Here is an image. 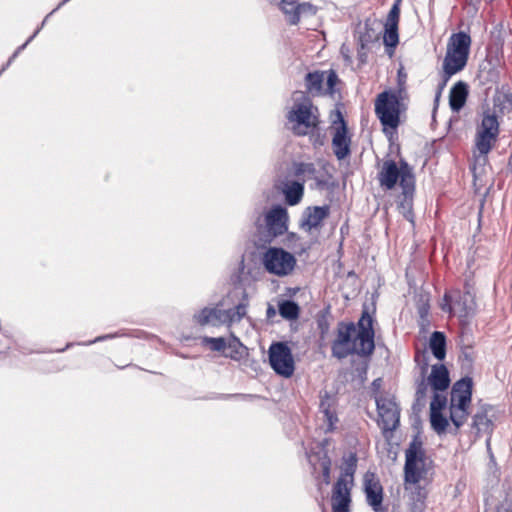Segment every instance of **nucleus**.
Segmentation results:
<instances>
[{
	"label": "nucleus",
	"mask_w": 512,
	"mask_h": 512,
	"mask_svg": "<svg viewBox=\"0 0 512 512\" xmlns=\"http://www.w3.org/2000/svg\"><path fill=\"white\" fill-rule=\"evenodd\" d=\"M358 331L354 323L339 322L337 336L331 345L332 356L342 360L352 354L370 356L374 349L373 318L365 309L358 321Z\"/></svg>",
	"instance_id": "obj_1"
},
{
	"label": "nucleus",
	"mask_w": 512,
	"mask_h": 512,
	"mask_svg": "<svg viewBox=\"0 0 512 512\" xmlns=\"http://www.w3.org/2000/svg\"><path fill=\"white\" fill-rule=\"evenodd\" d=\"M289 229L288 210L282 205H273L265 214L263 222H256L254 243L257 248H266L276 242Z\"/></svg>",
	"instance_id": "obj_2"
},
{
	"label": "nucleus",
	"mask_w": 512,
	"mask_h": 512,
	"mask_svg": "<svg viewBox=\"0 0 512 512\" xmlns=\"http://www.w3.org/2000/svg\"><path fill=\"white\" fill-rule=\"evenodd\" d=\"M434 462L426 454L423 442L415 435L405 450L404 481L407 484H418L433 474Z\"/></svg>",
	"instance_id": "obj_3"
},
{
	"label": "nucleus",
	"mask_w": 512,
	"mask_h": 512,
	"mask_svg": "<svg viewBox=\"0 0 512 512\" xmlns=\"http://www.w3.org/2000/svg\"><path fill=\"white\" fill-rule=\"evenodd\" d=\"M470 45L471 37L467 33L461 31L451 35L443 60V83L441 88L446 85L453 75L465 68L469 57Z\"/></svg>",
	"instance_id": "obj_4"
},
{
	"label": "nucleus",
	"mask_w": 512,
	"mask_h": 512,
	"mask_svg": "<svg viewBox=\"0 0 512 512\" xmlns=\"http://www.w3.org/2000/svg\"><path fill=\"white\" fill-rule=\"evenodd\" d=\"M313 103L303 92L294 94V104L288 111L286 118L292 124L291 130L297 136H305L310 130L316 129L318 117L313 114Z\"/></svg>",
	"instance_id": "obj_5"
},
{
	"label": "nucleus",
	"mask_w": 512,
	"mask_h": 512,
	"mask_svg": "<svg viewBox=\"0 0 512 512\" xmlns=\"http://www.w3.org/2000/svg\"><path fill=\"white\" fill-rule=\"evenodd\" d=\"M262 264L268 273L285 277L292 274L297 265V259L285 248L269 245L262 255Z\"/></svg>",
	"instance_id": "obj_6"
},
{
	"label": "nucleus",
	"mask_w": 512,
	"mask_h": 512,
	"mask_svg": "<svg viewBox=\"0 0 512 512\" xmlns=\"http://www.w3.org/2000/svg\"><path fill=\"white\" fill-rule=\"evenodd\" d=\"M247 314V303L240 302L233 308L221 309L219 307L204 308L195 315L197 323L204 326L232 325L240 322Z\"/></svg>",
	"instance_id": "obj_7"
},
{
	"label": "nucleus",
	"mask_w": 512,
	"mask_h": 512,
	"mask_svg": "<svg viewBox=\"0 0 512 512\" xmlns=\"http://www.w3.org/2000/svg\"><path fill=\"white\" fill-rule=\"evenodd\" d=\"M404 177L412 183H415L413 168L403 159L399 161V166L394 160L384 161L382 168L378 173L379 183L381 187L386 190L394 189L398 182L402 188Z\"/></svg>",
	"instance_id": "obj_8"
},
{
	"label": "nucleus",
	"mask_w": 512,
	"mask_h": 512,
	"mask_svg": "<svg viewBox=\"0 0 512 512\" xmlns=\"http://www.w3.org/2000/svg\"><path fill=\"white\" fill-rule=\"evenodd\" d=\"M400 100L396 93L384 91L375 101V113L384 127L396 129L400 123Z\"/></svg>",
	"instance_id": "obj_9"
},
{
	"label": "nucleus",
	"mask_w": 512,
	"mask_h": 512,
	"mask_svg": "<svg viewBox=\"0 0 512 512\" xmlns=\"http://www.w3.org/2000/svg\"><path fill=\"white\" fill-rule=\"evenodd\" d=\"M269 364L277 375L289 378L295 370L292 351L286 342H273L268 350Z\"/></svg>",
	"instance_id": "obj_10"
},
{
	"label": "nucleus",
	"mask_w": 512,
	"mask_h": 512,
	"mask_svg": "<svg viewBox=\"0 0 512 512\" xmlns=\"http://www.w3.org/2000/svg\"><path fill=\"white\" fill-rule=\"evenodd\" d=\"M499 134V122L494 114H485L477 131L475 146L480 155L486 156Z\"/></svg>",
	"instance_id": "obj_11"
},
{
	"label": "nucleus",
	"mask_w": 512,
	"mask_h": 512,
	"mask_svg": "<svg viewBox=\"0 0 512 512\" xmlns=\"http://www.w3.org/2000/svg\"><path fill=\"white\" fill-rule=\"evenodd\" d=\"M378 424L383 433L394 431L400 420V409L393 398L379 396L376 398Z\"/></svg>",
	"instance_id": "obj_12"
},
{
	"label": "nucleus",
	"mask_w": 512,
	"mask_h": 512,
	"mask_svg": "<svg viewBox=\"0 0 512 512\" xmlns=\"http://www.w3.org/2000/svg\"><path fill=\"white\" fill-rule=\"evenodd\" d=\"M333 126V152L338 160H343L351 153V138L348 135L347 124L340 111L336 112V119L333 121Z\"/></svg>",
	"instance_id": "obj_13"
},
{
	"label": "nucleus",
	"mask_w": 512,
	"mask_h": 512,
	"mask_svg": "<svg viewBox=\"0 0 512 512\" xmlns=\"http://www.w3.org/2000/svg\"><path fill=\"white\" fill-rule=\"evenodd\" d=\"M442 311L449 314H468L472 310V295L470 290H447L440 304Z\"/></svg>",
	"instance_id": "obj_14"
},
{
	"label": "nucleus",
	"mask_w": 512,
	"mask_h": 512,
	"mask_svg": "<svg viewBox=\"0 0 512 512\" xmlns=\"http://www.w3.org/2000/svg\"><path fill=\"white\" fill-rule=\"evenodd\" d=\"M363 487L367 504L374 512H388L383 506V487L376 474L367 471L363 477Z\"/></svg>",
	"instance_id": "obj_15"
},
{
	"label": "nucleus",
	"mask_w": 512,
	"mask_h": 512,
	"mask_svg": "<svg viewBox=\"0 0 512 512\" xmlns=\"http://www.w3.org/2000/svg\"><path fill=\"white\" fill-rule=\"evenodd\" d=\"M348 479L340 476L333 486L332 491V511L333 512H349L351 503V488Z\"/></svg>",
	"instance_id": "obj_16"
},
{
	"label": "nucleus",
	"mask_w": 512,
	"mask_h": 512,
	"mask_svg": "<svg viewBox=\"0 0 512 512\" xmlns=\"http://www.w3.org/2000/svg\"><path fill=\"white\" fill-rule=\"evenodd\" d=\"M473 381L471 377H463L456 381L450 393V405L469 407L472 398Z\"/></svg>",
	"instance_id": "obj_17"
},
{
	"label": "nucleus",
	"mask_w": 512,
	"mask_h": 512,
	"mask_svg": "<svg viewBox=\"0 0 512 512\" xmlns=\"http://www.w3.org/2000/svg\"><path fill=\"white\" fill-rule=\"evenodd\" d=\"M329 214V205L309 206L303 212L300 227L307 232H310L312 229H317Z\"/></svg>",
	"instance_id": "obj_18"
},
{
	"label": "nucleus",
	"mask_w": 512,
	"mask_h": 512,
	"mask_svg": "<svg viewBox=\"0 0 512 512\" xmlns=\"http://www.w3.org/2000/svg\"><path fill=\"white\" fill-rule=\"evenodd\" d=\"M402 193L397 199V208L399 212L410 222H413V196L415 192V183L407 180L406 177L403 179Z\"/></svg>",
	"instance_id": "obj_19"
},
{
	"label": "nucleus",
	"mask_w": 512,
	"mask_h": 512,
	"mask_svg": "<svg viewBox=\"0 0 512 512\" xmlns=\"http://www.w3.org/2000/svg\"><path fill=\"white\" fill-rule=\"evenodd\" d=\"M275 188L282 192L285 202L290 206L297 205L304 195V184L298 181H281L275 184Z\"/></svg>",
	"instance_id": "obj_20"
},
{
	"label": "nucleus",
	"mask_w": 512,
	"mask_h": 512,
	"mask_svg": "<svg viewBox=\"0 0 512 512\" xmlns=\"http://www.w3.org/2000/svg\"><path fill=\"white\" fill-rule=\"evenodd\" d=\"M428 382L435 392H443L450 385L449 371L444 364H435L431 368Z\"/></svg>",
	"instance_id": "obj_21"
},
{
	"label": "nucleus",
	"mask_w": 512,
	"mask_h": 512,
	"mask_svg": "<svg viewBox=\"0 0 512 512\" xmlns=\"http://www.w3.org/2000/svg\"><path fill=\"white\" fill-rule=\"evenodd\" d=\"M276 242L282 244L283 248L291 250L295 256H301L306 253L309 249V246L306 242L302 241L300 235L295 232H290L287 230L282 237H280Z\"/></svg>",
	"instance_id": "obj_22"
},
{
	"label": "nucleus",
	"mask_w": 512,
	"mask_h": 512,
	"mask_svg": "<svg viewBox=\"0 0 512 512\" xmlns=\"http://www.w3.org/2000/svg\"><path fill=\"white\" fill-rule=\"evenodd\" d=\"M468 96V85L458 81L450 90L449 105L452 111L459 112L466 103Z\"/></svg>",
	"instance_id": "obj_23"
},
{
	"label": "nucleus",
	"mask_w": 512,
	"mask_h": 512,
	"mask_svg": "<svg viewBox=\"0 0 512 512\" xmlns=\"http://www.w3.org/2000/svg\"><path fill=\"white\" fill-rule=\"evenodd\" d=\"M429 346L436 359L443 360L446 357V336L443 332H433L430 337Z\"/></svg>",
	"instance_id": "obj_24"
},
{
	"label": "nucleus",
	"mask_w": 512,
	"mask_h": 512,
	"mask_svg": "<svg viewBox=\"0 0 512 512\" xmlns=\"http://www.w3.org/2000/svg\"><path fill=\"white\" fill-rule=\"evenodd\" d=\"M324 72H309L305 77V86L307 92L313 95H319L323 90Z\"/></svg>",
	"instance_id": "obj_25"
},
{
	"label": "nucleus",
	"mask_w": 512,
	"mask_h": 512,
	"mask_svg": "<svg viewBox=\"0 0 512 512\" xmlns=\"http://www.w3.org/2000/svg\"><path fill=\"white\" fill-rule=\"evenodd\" d=\"M417 312L419 315V324L421 327L428 326L430 324L429 321V312H430V295L429 293H421L419 295V299L417 301Z\"/></svg>",
	"instance_id": "obj_26"
},
{
	"label": "nucleus",
	"mask_w": 512,
	"mask_h": 512,
	"mask_svg": "<svg viewBox=\"0 0 512 512\" xmlns=\"http://www.w3.org/2000/svg\"><path fill=\"white\" fill-rule=\"evenodd\" d=\"M278 311L282 318L286 320H295L299 317L300 308L292 300H282L278 303Z\"/></svg>",
	"instance_id": "obj_27"
},
{
	"label": "nucleus",
	"mask_w": 512,
	"mask_h": 512,
	"mask_svg": "<svg viewBox=\"0 0 512 512\" xmlns=\"http://www.w3.org/2000/svg\"><path fill=\"white\" fill-rule=\"evenodd\" d=\"M280 8L289 24L296 25L299 23L298 3L293 0H282Z\"/></svg>",
	"instance_id": "obj_28"
},
{
	"label": "nucleus",
	"mask_w": 512,
	"mask_h": 512,
	"mask_svg": "<svg viewBox=\"0 0 512 512\" xmlns=\"http://www.w3.org/2000/svg\"><path fill=\"white\" fill-rule=\"evenodd\" d=\"M493 423L487 415V410L482 409L473 416L472 426L477 430V433H487L491 430Z\"/></svg>",
	"instance_id": "obj_29"
},
{
	"label": "nucleus",
	"mask_w": 512,
	"mask_h": 512,
	"mask_svg": "<svg viewBox=\"0 0 512 512\" xmlns=\"http://www.w3.org/2000/svg\"><path fill=\"white\" fill-rule=\"evenodd\" d=\"M226 348H228L229 353L226 354V357H230L233 360H239L244 356L246 347L241 343L240 339L235 335H232L229 341L227 342Z\"/></svg>",
	"instance_id": "obj_30"
},
{
	"label": "nucleus",
	"mask_w": 512,
	"mask_h": 512,
	"mask_svg": "<svg viewBox=\"0 0 512 512\" xmlns=\"http://www.w3.org/2000/svg\"><path fill=\"white\" fill-rule=\"evenodd\" d=\"M426 372V366L422 368V376L419 381H417V387H416V393H415V406H424L426 397H427V391H428V379L426 380L424 377V374Z\"/></svg>",
	"instance_id": "obj_31"
},
{
	"label": "nucleus",
	"mask_w": 512,
	"mask_h": 512,
	"mask_svg": "<svg viewBox=\"0 0 512 512\" xmlns=\"http://www.w3.org/2000/svg\"><path fill=\"white\" fill-rule=\"evenodd\" d=\"M468 408L469 407L460 408L459 406L454 405L449 406L450 420L452 421L456 429H459L467 421L469 415Z\"/></svg>",
	"instance_id": "obj_32"
},
{
	"label": "nucleus",
	"mask_w": 512,
	"mask_h": 512,
	"mask_svg": "<svg viewBox=\"0 0 512 512\" xmlns=\"http://www.w3.org/2000/svg\"><path fill=\"white\" fill-rule=\"evenodd\" d=\"M383 41L386 47L395 48L399 43L398 25L385 23Z\"/></svg>",
	"instance_id": "obj_33"
},
{
	"label": "nucleus",
	"mask_w": 512,
	"mask_h": 512,
	"mask_svg": "<svg viewBox=\"0 0 512 512\" xmlns=\"http://www.w3.org/2000/svg\"><path fill=\"white\" fill-rule=\"evenodd\" d=\"M294 174L297 177L307 176L309 179H313L318 174V171L314 163L299 162L294 164Z\"/></svg>",
	"instance_id": "obj_34"
},
{
	"label": "nucleus",
	"mask_w": 512,
	"mask_h": 512,
	"mask_svg": "<svg viewBox=\"0 0 512 512\" xmlns=\"http://www.w3.org/2000/svg\"><path fill=\"white\" fill-rule=\"evenodd\" d=\"M330 312L329 308L321 311L317 315L316 323L319 330L320 337L324 339L330 330Z\"/></svg>",
	"instance_id": "obj_35"
},
{
	"label": "nucleus",
	"mask_w": 512,
	"mask_h": 512,
	"mask_svg": "<svg viewBox=\"0 0 512 512\" xmlns=\"http://www.w3.org/2000/svg\"><path fill=\"white\" fill-rule=\"evenodd\" d=\"M430 423L433 430L439 435L444 433L449 425L448 419L442 412L430 413Z\"/></svg>",
	"instance_id": "obj_36"
},
{
	"label": "nucleus",
	"mask_w": 512,
	"mask_h": 512,
	"mask_svg": "<svg viewBox=\"0 0 512 512\" xmlns=\"http://www.w3.org/2000/svg\"><path fill=\"white\" fill-rule=\"evenodd\" d=\"M357 456L355 453H351L346 459H345V467L341 473L340 476L345 477L348 479L350 484H353V477L356 472L357 468Z\"/></svg>",
	"instance_id": "obj_37"
},
{
	"label": "nucleus",
	"mask_w": 512,
	"mask_h": 512,
	"mask_svg": "<svg viewBox=\"0 0 512 512\" xmlns=\"http://www.w3.org/2000/svg\"><path fill=\"white\" fill-rule=\"evenodd\" d=\"M202 343L209 345L212 351L221 352L226 348L227 341L223 337H204Z\"/></svg>",
	"instance_id": "obj_38"
},
{
	"label": "nucleus",
	"mask_w": 512,
	"mask_h": 512,
	"mask_svg": "<svg viewBox=\"0 0 512 512\" xmlns=\"http://www.w3.org/2000/svg\"><path fill=\"white\" fill-rule=\"evenodd\" d=\"M333 178L332 174L327 173V177L321 175H315L313 180L315 181V188L318 190H329L335 187V183L330 180Z\"/></svg>",
	"instance_id": "obj_39"
},
{
	"label": "nucleus",
	"mask_w": 512,
	"mask_h": 512,
	"mask_svg": "<svg viewBox=\"0 0 512 512\" xmlns=\"http://www.w3.org/2000/svg\"><path fill=\"white\" fill-rule=\"evenodd\" d=\"M447 405V398L444 395L435 392L430 403V413L442 412Z\"/></svg>",
	"instance_id": "obj_40"
},
{
	"label": "nucleus",
	"mask_w": 512,
	"mask_h": 512,
	"mask_svg": "<svg viewBox=\"0 0 512 512\" xmlns=\"http://www.w3.org/2000/svg\"><path fill=\"white\" fill-rule=\"evenodd\" d=\"M231 281L233 285L239 288H245L250 285L249 277L244 271V267L239 268L236 274H233L231 277Z\"/></svg>",
	"instance_id": "obj_41"
},
{
	"label": "nucleus",
	"mask_w": 512,
	"mask_h": 512,
	"mask_svg": "<svg viewBox=\"0 0 512 512\" xmlns=\"http://www.w3.org/2000/svg\"><path fill=\"white\" fill-rule=\"evenodd\" d=\"M324 416V420L327 423V430L332 431L335 428V424L338 422V417L335 409L325 410L321 412Z\"/></svg>",
	"instance_id": "obj_42"
},
{
	"label": "nucleus",
	"mask_w": 512,
	"mask_h": 512,
	"mask_svg": "<svg viewBox=\"0 0 512 512\" xmlns=\"http://www.w3.org/2000/svg\"><path fill=\"white\" fill-rule=\"evenodd\" d=\"M399 2L400 0H397L391 7L386 22L389 24H397L399 23V17H400V8H399Z\"/></svg>",
	"instance_id": "obj_43"
},
{
	"label": "nucleus",
	"mask_w": 512,
	"mask_h": 512,
	"mask_svg": "<svg viewBox=\"0 0 512 512\" xmlns=\"http://www.w3.org/2000/svg\"><path fill=\"white\" fill-rule=\"evenodd\" d=\"M298 13H299V19H300L301 16L315 15L316 9L312 4L304 2V3L298 4Z\"/></svg>",
	"instance_id": "obj_44"
},
{
	"label": "nucleus",
	"mask_w": 512,
	"mask_h": 512,
	"mask_svg": "<svg viewBox=\"0 0 512 512\" xmlns=\"http://www.w3.org/2000/svg\"><path fill=\"white\" fill-rule=\"evenodd\" d=\"M338 81V76L335 71L330 70L328 72L327 78H326V84H327V92L329 94H332L334 92V87Z\"/></svg>",
	"instance_id": "obj_45"
},
{
	"label": "nucleus",
	"mask_w": 512,
	"mask_h": 512,
	"mask_svg": "<svg viewBox=\"0 0 512 512\" xmlns=\"http://www.w3.org/2000/svg\"><path fill=\"white\" fill-rule=\"evenodd\" d=\"M332 408H334V400L328 394H325V396L322 397L320 400L319 410L320 412H323L325 410H330Z\"/></svg>",
	"instance_id": "obj_46"
},
{
	"label": "nucleus",
	"mask_w": 512,
	"mask_h": 512,
	"mask_svg": "<svg viewBox=\"0 0 512 512\" xmlns=\"http://www.w3.org/2000/svg\"><path fill=\"white\" fill-rule=\"evenodd\" d=\"M366 32L361 34L359 37V43L362 49H364L369 43L373 41V36L368 31V23H365Z\"/></svg>",
	"instance_id": "obj_47"
},
{
	"label": "nucleus",
	"mask_w": 512,
	"mask_h": 512,
	"mask_svg": "<svg viewBox=\"0 0 512 512\" xmlns=\"http://www.w3.org/2000/svg\"><path fill=\"white\" fill-rule=\"evenodd\" d=\"M46 21H47V17H45V18H44V20L42 21V23H41L40 27H38V28L35 30V32L33 33V35H31L23 45L19 46V47L16 49V51H15V52H17V56H18V55H19V53H20L22 50H24V49L26 48V46H27V45H28V44H29V43H30V42H31V41H32V40L37 36V34L40 32V30L44 27V25H45Z\"/></svg>",
	"instance_id": "obj_48"
},
{
	"label": "nucleus",
	"mask_w": 512,
	"mask_h": 512,
	"mask_svg": "<svg viewBox=\"0 0 512 512\" xmlns=\"http://www.w3.org/2000/svg\"><path fill=\"white\" fill-rule=\"evenodd\" d=\"M322 476L323 482L326 485L330 484V460L322 462Z\"/></svg>",
	"instance_id": "obj_49"
},
{
	"label": "nucleus",
	"mask_w": 512,
	"mask_h": 512,
	"mask_svg": "<svg viewBox=\"0 0 512 512\" xmlns=\"http://www.w3.org/2000/svg\"><path fill=\"white\" fill-rule=\"evenodd\" d=\"M118 334L117 333H114V334H106V335H102V336H98L96 337L94 340H90L86 343H84L85 345H91L93 343H96V342H100V341H104V340H107V339H112V338H115L117 337Z\"/></svg>",
	"instance_id": "obj_50"
},
{
	"label": "nucleus",
	"mask_w": 512,
	"mask_h": 512,
	"mask_svg": "<svg viewBox=\"0 0 512 512\" xmlns=\"http://www.w3.org/2000/svg\"><path fill=\"white\" fill-rule=\"evenodd\" d=\"M276 315V310L275 308L272 306V305H268L267 307V311H266V316L268 319H271L273 318L274 316Z\"/></svg>",
	"instance_id": "obj_51"
},
{
	"label": "nucleus",
	"mask_w": 512,
	"mask_h": 512,
	"mask_svg": "<svg viewBox=\"0 0 512 512\" xmlns=\"http://www.w3.org/2000/svg\"><path fill=\"white\" fill-rule=\"evenodd\" d=\"M464 361H466L469 365L473 362V357L468 351H464L462 356Z\"/></svg>",
	"instance_id": "obj_52"
},
{
	"label": "nucleus",
	"mask_w": 512,
	"mask_h": 512,
	"mask_svg": "<svg viewBox=\"0 0 512 512\" xmlns=\"http://www.w3.org/2000/svg\"><path fill=\"white\" fill-rule=\"evenodd\" d=\"M313 143H314V145H323V140H322V138H321L320 134H318V135L314 138Z\"/></svg>",
	"instance_id": "obj_53"
},
{
	"label": "nucleus",
	"mask_w": 512,
	"mask_h": 512,
	"mask_svg": "<svg viewBox=\"0 0 512 512\" xmlns=\"http://www.w3.org/2000/svg\"><path fill=\"white\" fill-rule=\"evenodd\" d=\"M17 57V52H14L12 56L7 61V65H11V63L14 61V59Z\"/></svg>",
	"instance_id": "obj_54"
},
{
	"label": "nucleus",
	"mask_w": 512,
	"mask_h": 512,
	"mask_svg": "<svg viewBox=\"0 0 512 512\" xmlns=\"http://www.w3.org/2000/svg\"><path fill=\"white\" fill-rule=\"evenodd\" d=\"M507 169L512 173V153L508 162Z\"/></svg>",
	"instance_id": "obj_55"
},
{
	"label": "nucleus",
	"mask_w": 512,
	"mask_h": 512,
	"mask_svg": "<svg viewBox=\"0 0 512 512\" xmlns=\"http://www.w3.org/2000/svg\"><path fill=\"white\" fill-rule=\"evenodd\" d=\"M9 66L10 65H7V63L5 65H3V67L0 70V74H2Z\"/></svg>",
	"instance_id": "obj_56"
},
{
	"label": "nucleus",
	"mask_w": 512,
	"mask_h": 512,
	"mask_svg": "<svg viewBox=\"0 0 512 512\" xmlns=\"http://www.w3.org/2000/svg\"><path fill=\"white\" fill-rule=\"evenodd\" d=\"M439 97H440V93H438V94L436 95V99H435V101H436V102L438 101Z\"/></svg>",
	"instance_id": "obj_57"
},
{
	"label": "nucleus",
	"mask_w": 512,
	"mask_h": 512,
	"mask_svg": "<svg viewBox=\"0 0 512 512\" xmlns=\"http://www.w3.org/2000/svg\"><path fill=\"white\" fill-rule=\"evenodd\" d=\"M292 291H293V294H296V292H297L298 290H296V289H293Z\"/></svg>",
	"instance_id": "obj_58"
}]
</instances>
